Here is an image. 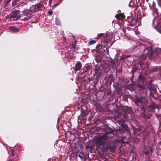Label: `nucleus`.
<instances>
[{
    "mask_svg": "<svg viewBox=\"0 0 161 161\" xmlns=\"http://www.w3.org/2000/svg\"><path fill=\"white\" fill-rule=\"evenodd\" d=\"M143 53V60H146L147 56L149 59L152 60V58H155L159 56L161 53V50L158 49L153 51L151 47H147Z\"/></svg>",
    "mask_w": 161,
    "mask_h": 161,
    "instance_id": "nucleus-1",
    "label": "nucleus"
},
{
    "mask_svg": "<svg viewBox=\"0 0 161 161\" xmlns=\"http://www.w3.org/2000/svg\"><path fill=\"white\" fill-rule=\"evenodd\" d=\"M119 111L121 113L119 112L118 114V116L122 119V121H126L127 120H129L131 119V115L130 113L132 110V109L128 106H124L120 107L119 108Z\"/></svg>",
    "mask_w": 161,
    "mask_h": 161,
    "instance_id": "nucleus-2",
    "label": "nucleus"
},
{
    "mask_svg": "<svg viewBox=\"0 0 161 161\" xmlns=\"http://www.w3.org/2000/svg\"><path fill=\"white\" fill-rule=\"evenodd\" d=\"M109 134V132H106L102 136H100L95 141V144L96 145L97 149H100L102 150L104 147V142L108 140V135Z\"/></svg>",
    "mask_w": 161,
    "mask_h": 161,
    "instance_id": "nucleus-3",
    "label": "nucleus"
},
{
    "mask_svg": "<svg viewBox=\"0 0 161 161\" xmlns=\"http://www.w3.org/2000/svg\"><path fill=\"white\" fill-rule=\"evenodd\" d=\"M135 103L136 105L139 106L142 112H145L146 109V104L145 102V97L143 96L138 97L136 98Z\"/></svg>",
    "mask_w": 161,
    "mask_h": 161,
    "instance_id": "nucleus-4",
    "label": "nucleus"
},
{
    "mask_svg": "<svg viewBox=\"0 0 161 161\" xmlns=\"http://www.w3.org/2000/svg\"><path fill=\"white\" fill-rule=\"evenodd\" d=\"M43 7L44 5L42 3L39 2L34 5L32 6V7L29 9V11L30 12H36L41 10Z\"/></svg>",
    "mask_w": 161,
    "mask_h": 161,
    "instance_id": "nucleus-5",
    "label": "nucleus"
},
{
    "mask_svg": "<svg viewBox=\"0 0 161 161\" xmlns=\"http://www.w3.org/2000/svg\"><path fill=\"white\" fill-rule=\"evenodd\" d=\"M29 9H26L23 11L21 14V17H23L21 19L24 21H27L30 19L31 17V14L30 13Z\"/></svg>",
    "mask_w": 161,
    "mask_h": 161,
    "instance_id": "nucleus-6",
    "label": "nucleus"
},
{
    "mask_svg": "<svg viewBox=\"0 0 161 161\" xmlns=\"http://www.w3.org/2000/svg\"><path fill=\"white\" fill-rule=\"evenodd\" d=\"M19 10H14L7 16L8 18H15L16 20L19 19L21 18V14Z\"/></svg>",
    "mask_w": 161,
    "mask_h": 161,
    "instance_id": "nucleus-7",
    "label": "nucleus"
},
{
    "mask_svg": "<svg viewBox=\"0 0 161 161\" xmlns=\"http://www.w3.org/2000/svg\"><path fill=\"white\" fill-rule=\"evenodd\" d=\"M125 21L128 22V23L127 25L131 26H133L136 25L137 22V20L134 19L131 16H128Z\"/></svg>",
    "mask_w": 161,
    "mask_h": 161,
    "instance_id": "nucleus-8",
    "label": "nucleus"
},
{
    "mask_svg": "<svg viewBox=\"0 0 161 161\" xmlns=\"http://www.w3.org/2000/svg\"><path fill=\"white\" fill-rule=\"evenodd\" d=\"M102 73V71L97 69L95 70V74H93V76H95L96 77L94 80V82L96 83H97L99 79L101 77Z\"/></svg>",
    "mask_w": 161,
    "mask_h": 161,
    "instance_id": "nucleus-9",
    "label": "nucleus"
},
{
    "mask_svg": "<svg viewBox=\"0 0 161 161\" xmlns=\"http://www.w3.org/2000/svg\"><path fill=\"white\" fill-rule=\"evenodd\" d=\"M142 67V64L141 63H138L137 64H136L133 67L132 69L131 72H132V77L131 78L133 79L134 76V73L137 70H139L141 69Z\"/></svg>",
    "mask_w": 161,
    "mask_h": 161,
    "instance_id": "nucleus-10",
    "label": "nucleus"
},
{
    "mask_svg": "<svg viewBox=\"0 0 161 161\" xmlns=\"http://www.w3.org/2000/svg\"><path fill=\"white\" fill-rule=\"evenodd\" d=\"M88 113L86 111L83 110L81 112V114L78 117V120H80L81 121H86V116L87 115Z\"/></svg>",
    "mask_w": 161,
    "mask_h": 161,
    "instance_id": "nucleus-11",
    "label": "nucleus"
},
{
    "mask_svg": "<svg viewBox=\"0 0 161 161\" xmlns=\"http://www.w3.org/2000/svg\"><path fill=\"white\" fill-rule=\"evenodd\" d=\"M82 67L81 63L80 62H77L75 64L74 67V70L76 73V72L79 71L80 70Z\"/></svg>",
    "mask_w": 161,
    "mask_h": 161,
    "instance_id": "nucleus-12",
    "label": "nucleus"
},
{
    "mask_svg": "<svg viewBox=\"0 0 161 161\" xmlns=\"http://www.w3.org/2000/svg\"><path fill=\"white\" fill-rule=\"evenodd\" d=\"M148 89L150 91V95L152 96L154 94L157 92V90L155 87L152 85L149 86Z\"/></svg>",
    "mask_w": 161,
    "mask_h": 161,
    "instance_id": "nucleus-13",
    "label": "nucleus"
},
{
    "mask_svg": "<svg viewBox=\"0 0 161 161\" xmlns=\"http://www.w3.org/2000/svg\"><path fill=\"white\" fill-rule=\"evenodd\" d=\"M105 148L106 151L109 150L110 152L112 153L114 152L115 151L114 146L110 144L107 145L105 147Z\"/></svg>",
    "mask_w": 161,
    "mask_h": 161,
    "instance_id": "nucleus-14",
    "label": "nucleus"
},
{
    "mask_svg": "<svg viewBox=\"0 0 161 161\" xmlns=\"http://www.w3.org/2000/svg\"><path fill=\"white\" fill-rule=\"evenodd\" d=\"M118 122H119V124H121V126L126 130L127 133L130 134V132L129 130V129L127 125L126 124L124 123H122V121Z\"/></svg>",
    "mask_w": 161,
    "mask_h": 161,
    "instance_id": "nucleus-15",
    "label": "nucleus"
},
{
    "mask_svg": "<svg viewBox=\"0 0 161 161\" xmlns=\"http://www.w3.org/2000/svg\"><path fill=\"white\" fill-rule=\"evenodd\" d=\"M150 8L151 9L154 13H157L158 9L156 8L155 6V3L154 1L153 2L152 6L150 5Z\"/></svg>",
    "mask_w": 161,
    "mask_h": 161,
    "instance_id": "nucleus-16",
    "label": "nucleus"
},
{
    "mask_svg": "<svg viewBox=\"0 0 161 161\" xmlns=\"http://www.w3.org/2000/svg\"><path fill=\"white\" fill-rule=\"evenodd\" d=\"M82 80L85 85H87L91 81V80L87 76H85L82 78Z\"/></svg>",
    "mask_w": 161,
    "mask_h": 161,
    "instance_id": "nucleus-17",
    "label": "nucleus"
},
{
    "mask_svg": "<svg viewBox=\"0 0 161 161\" xmlns=\"http://www.w3.org/2000/svg\"><path fill=\"white\" fill-rule=\"evenodd\" d=\"M108 36L107 34L106 33V36H105L103 37V42L106 44L104 45V46H107L108 43L109 42V39L108 38Z\"/></svg>",
    "mask_w": 161,
    "mask_h": 161,
    "instance_id": "nucleus-18",
    "label": "nucleus"
},
{
    "mask_svg": "<svg viewBox=\"0 0 161 161\" xmlns=\"http://www.w3.org/2000/svg\"><path fill=\"white\" fill-rule=\"evenodd\" d=\"M125 16L124 15L122 14H118L115 15V17L117 19H123L124 18Z\"/></svg>",
    "mask_w": 161,
    "mask_h": 161,
    "instance_id": "nucleus-19",
    "label": "nucleus"
},
{
    "mask_svg": "<svg viewBox=\"0 0 161 161\" xmlns=\"http://www.w3.org/2000/svg\"><path fill=\"white\" fill-rule=\"evenodd\" d=\"M91 68V67L88 66H86L84 67L83 68V72L85 73L86 74L87 72L89 71V69Z\"/></svg>",
    "mask_w": 161,
    "mask_h": 161,
    "instance_id": "nucleus-20",
    "label": "nucleus"
},
{
    "mask_svg": "<svg viewBox=\"0 0 161 161\" xmlns=\"http://www.w3.org/2000/svg\"><path fill=\"white\" fill-rule=\"evenodd\" d=\"M9 29L11 31H12L13 32H18L19 30V29L18 28H15L14 26H10Z\"/></svg>",
    "mask_w": 161,
    "mask_h": 161,
    "instance_id": "nucleus-21",
    "label": "nucleus"
},
{
    "mask_svg": "<svg viewBox=\"0 0 161 161\" xmlns=\"http://www.w3.org/2000/svg\"><path fill=\"white\" fill-rule=\"evenodd\" d=\"M137 87L141 91H143L145 89V87L144 85H141V84H138L137 86Z\"/></svg>",
    "mask_w": 161,
    "mask_h": 161,
    "instance_id": "nucleus-22",
    "label": "nucleus"
},
{
    "mask_svg": "<svg viewBox=\"0 0 161 161\" xmlns=\"http://www.w3.org/2000/svg\"><path fill=\"white\" fill-rule=\"evenodd\" d=\"M151 116V115L149 113H147V114L145 113L143 115V117L145 119H148Z\"/></svg>",
    "mask_w": 161,
    "mask_h": 161,
    "instance_id": "nucleus-23",
    "label": "nucleus"
},
{
    "mask_svg": "<svg viewBox=\"0 0 161 161\" xmlns=\"http://www.w3.org/2000/svg\"><path fill=\"white\" fill-rule=\"evenodd\" d=\"M106 33H101L98 34L97 35V37L96 38L97 39L99 38H101L102 37H104L105 36H106Z\"/></svg>",
    "mask_w": 161,
    "mask_h": 161,
    "instance_id": "nucleus-24",
    "label": "nucleus"
},
{
    "mask_svg": "<svg viewBox=\"0 0 161 161\" xmlns=\"http://www.w3.org/2000/svg\"><path fill=\"white\" fill-rule=\"evenodd\" d=\"M79 157L81 158V160L83 161H85L86 160V158L84 154L82 153H80L79 154Z\"/></svg>",
    "mask_w": 161,
    "mask_h": 161,
    "instance_id": "nucleus-25",
    "label": "nucleus"
},
{
    "mask_svg": "<svg viewBox=\"0 0 161 161\" xmlns=\"http://www.w3.org/2000/svg\"><path fill=\"white\" fill-rule=\"evenodd\" d=\"M106 47L107 46H104L103 47V51L105 53H106L108 55H109V51L108 48L110 46H109L108 47V48H107Z\"/></svg>",
    "mask_w": 161,
    "mask_h": 161,
    "instance_id": "nucleus-26",
    "label": "nucleus"
},
{
    "mask_svg": "<svg viewBox=\"0 0 161 161\" xmlns=\"http://www.w3.org/2000/svg\"><path fill=\"white\" fill-rule=\"evenodd\" d=\"M138 78L139 80L142 82H144L145 77L143 75H139Z\"/></svg>",
    "mask_w": 161,
    "mask_h": 161,
    "instance_id": "nucleus-27",
    "label": "nucleus"
},
{
    "mask_svg": "<svg viewBox=\"0 0 161 161\" xmlns=\"http://www.w3.org/2000/svg\"><path fill=\"white\" fill-rule=\"evenodd\" d=\"M20 0H14L12 2V6L14 7L17 5V2H19Z\"/></svg>",
    "mask_w": 161,
    "mask_h": 161,
    "instance_id": "nucleus-28",
    "label": "nucleus"
},
{
    "mask_svg": "<svg viewBox=\"0 0 161 161\" xmlns=\"http://www.w3.org/2000/svg\"><path fill=\"white\" fill-rule=\"evenodd\" d=\"M130 57V56L129 55H123L121 56L120 58V60H124L125 58H126L128 57Z\"/></svg>",
    "mask_w": 161,
    "mask_h": 161,
    "instance_id": "nucleus-29",
    "label": "nucleus"
},
{
    "mask_svg": "<svg viewBox=\"0 0 161 161\" xmlns=\"http://www.w3.org/2000/svg\"><path fill=\"white\" fill-rule=\"evenodd\" d=\"M92 68L91 69H89V71L86 74L87 75H88L89 76H91L92 75Z\"/></svg>",
    "mask_w": 161,
    "mask_h": 161,
    "instance_id": "nucleus-30",
    "label": "nucleus"
},
{
    "mask_svg": "<svg viewBox=\"0 0 161 161\" xmlns=\"http://www.w3.org/2000/svg\"><path fill=\"white\" fill-rule=\"evenodd\" d=\"M156 116L159 121H161V114H156Z\"/></svg>",
    "mask_w": 161,
    "mask_h": 161,
    "instance_id": "nucleus-31",
    "label": "nucleus"
},
{
    "mask_svg": "<svg viewBox=\"0 0 161 161\" xmlns=\"http://www.w3.org/2000/svg\"><path fill=\"white\" fill-rule=\"evenodd\" d=\"M102 46L101 44H97L96 46V48H98L99 50L100 49H101L102 48Z\"/></svg>",
    "mask_w": 161,
    "mask_h": 161,
    "instance_id": "nucleus-32",
    "label": "nucleus"
},
{
    "mask_svg": "<svg viewBox=\"0 0 161 161\" xmlns=\"http://www.w3.org/2000/svg\"><path fill=\"white\" fill-rule=\"evenodd\" d=\"M10 1L11 0H6V1L5 2V3L4 7L7 6Z\"/></svg>",
    "mask_w": 161,
    "mask_h": 161,
    "instance_id": "nucleus-33",
    "label": "nucleus"
},
{
    "mask_svg": "<svg viewBox=\"0 0 161 161\" xmlns=\"http://www.w3.org/2000/svg\"><path fill=\"white\" fill-rule=\"evenodd\" d=\"M96 42V41L94 40H91L89 42V44L92 45L94 43H95Z\"/></svg>",
    "mask_w": 161,
    "mask_h": 161,
    "instance_id": "nucleus-34",
    "label": "nucleus"
},
{
    "mask_svg": "<svg viewBox=\"0 0 161 161\" xmlns=\"http://www.w3.org/2000/svg\"><path fill=\"white\" fill-rule=\"evenodd\" d=\"M149 149L148 150L151 153H152L153 151V149L149 146L148 147Z\"/></svg>",
    "mask_w": 161,
    "mask_h": 161,
    "instance_id": "nucleus-35",
    "label": "nucleus"
},
{
    "mask_svg": "<svg viewBox=\"0 0 161 161\" xmlns=\"http://www.w3.org/2000/svg\"><path fill=\"white\" fill-rule=\"evenodd\" d=\"M48 13L50 15H52L53 14V12L51 10H50L48 11Z\"/></svg>",
    "mask_w": 161,
    "mask_h": 161,
    "instance_id": "nucleus-36",
    "label": "nucleus"
},
{
    "mask_svg": "<svg viewBox=\"0 0 161 161\" xmlns=\"http://www.w3.org/2000/svg\"><path fill=\"white\" fill-rule=\"evenodd\" d=\"M144 153L146 155H147L149 154V152L148 151H144Z\"/></svg>",
    "mask_w": 161,
    "mask_h": 161,
    "instance_id": "nucleus-37",
    "label": "nucleus"
},
{
    "mask_svg": "<svg viewBox=\"0 0 161 161\" xmlns=\"http://www.w3.org/2000/svg\"><path fill=\"white\" fill-rule=\"evenodd\" d=\"M52 0H49V5L50 6L52 4Z\"/></svg>",
    "mask_w": 161,
    "mask_h": 161,
    "instance_id": "nucleus-38",
    "label": "nucleus"
},
{
    "mask_svg": "<svg viewBox=\"0 0 161 161\" xmlns=\"http://www.w3.org/2000/svg\"><path fill=\"white\" fill-rule=\"evenodd\" d=\"M111 94V92L110 91L108 92L107 94V96L110 95Z\"/></svg>",
    "mask_w": 161,
    "mask_h": 161,
    "instance_id": "nucleus-39",
    "label": "nucleus"
},
{
    "mask_svg": "<svg viewBox=\"0 0 161 161\" xmlns=\"http://www.w3.org/2000/svg\"><path fill=\"white\" fill-rule=\"evenodd\" d=\"M58 5V4L57 3H56L54 4V7H56Z\"/></svg>",
    "mask_w": 161,
    "mask_h": 161,
    "instance_id": "nucleus-40",
    "label": "nucleus"
},
{
    "mask_svg": "<svg viewBox=\"0 0 161 161\" xmlns=\"http://www.w3.org/2000/svg\"><path fill=\"white\" fill-rule=\"evenodd\" d=\"M123 142L124 143H128V142H126V141H124L123 139Z\"/></svg>",
    "mask_w": 161,
    "mask_h": 161,
    "instance_id": "nucleus-41",
    "label": "nucleus"
},
{
    "mask_svg": "<svg viewBox=\"0 0 161 161\" xmlns=\"http://www.w3.org/2000/svg\"><path fill=\"white\" fill-rule=\"evenodd\" d=\"M92 117H90L89 119V121H90V120L92 119Z\"/></svg>",
    "mask_w": 161,
    "mask_h": 161,
    "instance_id": "nucleus-42",
    "label": "nucleus"
},
{
    "mask_svg": "<svg viewBox=\"0 0 161 161\" xmlns=\"http://www.w3.org/2000/svg\"><path fill=\"white\" fill-rule=\"evenodd\" d=\"M60 119V117H58V118L57 121H59Z\"/></svg>",
    "mask_w": 161,
    "mask_h": 161,
    "instance_id": "nucleus-43",
    "label": "nucleus"
},
{
    "mask_svg": "<svg viewBox=\"0 0 161 161\" xmlns=\"http://www.w3.org/2000/svg\"><path fill=\"white\" fill-rule=\"evenodd\" d=\"M158 31L161 34V29H159Z\"/></svg>",
    "mask_w": 161,
    "mask_h": 161,
    "instance_id": "nucleus-44",
    "label": "nucleus"
},
{
    "mask_svg": "<svg viewBox=\"0 0 161 161\" xmlns=\"http://www.w3.org/2000/svg\"><path fill=\"white\" fill-rule=\"evenodd\" d=\"M157 1H158V2H161V0H157Z\"/></svg>",
    "mask_w": 161,
    "mask_h": 161,
    "instance_id": "nucleus-45",
    "label": "nucleus"
},
{
    "mask_svg": "<svg viewBox=\"0 0 161 161\" xmlns=\"http://www.w3.org/2000/svg\"><path fill=\"white\" fill-rule=\"evenodd\" d=\"M114 42V40L113 42V43H112L111 44L110 46H111L112 45V44Z\"/></svg>",
    "mask_w": 161,
    "mask_h": 161,
    "instance_id": "nucleus-46",
    "label": "nucleus"
},
{
    "mask_svg": "<svg viewBox=\"0 0 161 161\" xmlns=\"http://www.w3.org/2000/svg\"><path fill=\"white\" fill-rule=\"evenodd\" d=\"M111 63H114V60H112V61H111Z\"/></svg>",
    "mask_w": 161,
    "mask_h": 161,
    "instance_id": "nucleus-47",
    "label": "nucleus"
},
{
    "mask_svg": "<svg viewBox=\"0 0 161 161\" xmlns=\"http://www.w3.org/2000/svg\"><path fill=\"white\" fill-rule=\"evenodd\" d=\"M8 161H13L12 159H10Z\"/></svg>",
    "mask_w": 161,
    "mask_h": 161,
    "instance_id": "nucleus-48",
    "label": "nucleus"
},
{
    "mask_svg": "<svg viewBox=\"0 0 161 161\" xmlns=\"http://www.w3.org/2000/svg\"><path fill=\"white\" fill-rule=\"evenodd\" d=\"M96 121H99V120H96Z\"/></svg>",
    "mask_w": 161,
    "mask_h": 161,
    "instance_id": "nucleus-49",
    "label": "nucleus"
},
{
    "mask_svg": "<svg viewBox=\"0 0 161 161\" xmlns=\"http://www.w3.org/2000/svg\"><path fill=\"white\" fill-rule=\"evenodd\" d=\"M146 1H147V2H148V0H146Z\"/></svg>",
    "mask_w": 161,
    "mask_h": 161,
    "instance_id": "nucleus-50",
    "label": "nucleus"
},
{
    "mask_svg": "<svg viewBox=\"0 0 161 161\" xmlns=\"http://www.w3.org/2000/svg\"><path fill=\"white\" fill-rule=\"evenodd\" d=\"M124 138H125V137H123V139Z\"/></svg>",
    "mask_w": 161,
    "mask_h": 161,
    "instance_id": "nucleus-51",
    "label": "nucleus"
},
{
    "mask_svg": "<svg viewBox=\"0 0 161 161\" xmlns=\"http://www.w3.org/2000/svg\"><path fill=\"white\" fill-rule=\"evenodd\" d=\"M68 123H69L70 121H67Z\"/></svg>",
    "mask_w": 161,
    "mask_h": 161,
    "instance_id": "nucleus-52",
    "label": "nucleus"
},
{
    "mask_svg": "<svg viewBox=\"0 0 161 161\" xmlns=\"http://www.w3.org/2000/svg\"><path fill=\"white\" fill-rule=\"evenodd\" d=\"M119 39V36H118Z\"/></svg>",
    "mask_w": 161,
    "mask_h": 161,
    "instance_id": "nucleus-53",
    "label": "nucleus"
},
{
    "mask_svg": "<svg viewBox=\"0 0 161 161\" xmlns=\"http://www.w3.org/2000/svg\"><path fill=\"white\" fill-rule=\"evenodd\" d=\"M80 123H81V121H80Z\"/></svg>",
    "mask_w": 161,
    "mask_h": 161,
    "instance_id": "nucleus-54",
    "label": "nucleus"
},
{
    "mask_svg": "<svg viewBox=\"0 0 161 161\" xmlns=\"http://www.w3.org/2000/svg\"><path fill=\"white\" fill-rule=\"evenodd\" d=\"M80 123H81V121H80Z\"/></svg>",
    "mask_w": 161,
    "mask_h": 161,
    "instance_id": "nucleus-55",
    "label": "nucleus"
}]
</instances>
